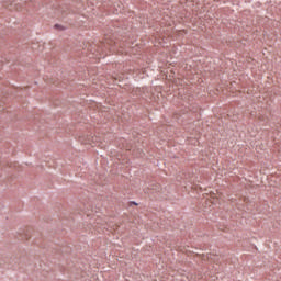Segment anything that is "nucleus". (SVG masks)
Masks as SVG:
<instances>
[{
	"mask_svg": "<svg viewBox=\"0 0 281 281\" xmlns=\"http://www.w3.org/2000/svg\"><path fill=\"white\" fill-rule=\"evenodd\" d=\"M206 258H205V255H202V260H205Z\"/></svg>",
	"mask_w": 281,
	"mask_h": 281,
	"instance_id": "obj_1",
	"label": "nucleus"
}]
</instances>
